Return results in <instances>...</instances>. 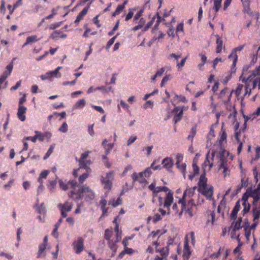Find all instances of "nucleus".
Instances as JSON below:
<instances>
[{
	"mask_svg": "<svg viewBox=\"0 0 260 260\" xmlns=\"http://www.w3.org/2000/svg\"><path fill=\"white\" fill-rule=\"evenodd\" d=\"M242 81L245 84V95L247 93H251V89L249 88L250 83H252L253 89L255 88L257 85H258V88L260 89V65L256 67L248 77H244L242 79Z\"/></svg>",
	"mask_w": 260,
	"mask_h": 260,
	"instance_id": "1",
	"label": "nucleus"
},
{
	"mask_svg": "<svg viewBox=\"0 0 260 260\" xmlns=\"http://www.w3.org/2000/svg\"><path fill=\"white\" fill-rule=\"evenodd\" d=\"M225 150L222 147L220 148L219 153L216 155V157L219 159V169H223V174L224 177L229 176L230 174V170L228 164L227 158L225 156Z\"/></svg>",
	"mask_w": 260,
	"mask_h": 260,
	"instance_id": "2",
	"label": "nucleus"
},
{
	"mask_svg": "<svg viewBox=\"0 0 260 260\" xmlns=\"http://www.w3.org/2000/svg\"><path fill=\"white\" fill-rule=\"evenodd\" d=\"M68 183L70 187L73 189L71 191L72 198L75 200L80 199L81 198V186L80 184V183H78L77 181L74 179L70 180Z\"/></svg>",
	"mask_w": 260,
	"mask_h": 260,
	"instance_id": "3",
	"label": "nucleus"
},
{
	"mask_svg": "<svg viewBox=\"0 0 260 260\" xmlns=\"http://www.w3.org/2000/svg\"><path fill=\"white\" fill-rule=\"evenodd\" d=\"M196 189L197 187L194 186L193 187L186 188V189L184 191L182 198L180 199L179 201V203L181 204V210L180 212L179 213L180 216L182 214L184 210L186 209V205L185 204V198L187 197L189 198L191 197L194 194Z\"/></svg>",
	"mask_w": 260,
	"mask_h": 260,
	"instance_id": "4",
	"label": "nucleus"
},
{
	"mask_svg": "<svg viewBox=\"0 0 260 260\" xmlns=\"http://www.w3.org/2000/svg\"><path fill=\"white\" fill-rule=\"evenodd\" d=\"M90 152L89 151H87L82 153V171L85 169L87 172L86 174H82V181L86 179L88 177L91 171L90 168L91 163V160L89 159L85 160Z\"/></svg>",
	"mask_w": 260,
	"mask_h": 260,
	"instance_id": "5",
	"label": "nucleus"
},
{
	"mask_svg": "<svg viewBox=\"0 0 260 260\" xmlns=\"http://www.w3.org/2000/svg\"><path fill=\"white\" fill-rule=\"evenodd\" d=\"M114 179V173L113 172H109L106 173L105 177H102L101 181L105 189L109 191L112 186V181Z\"/></svg>",
	"mask_w": 260,
	"mask_h": 260,
	"instance_id": "6",
	"label": "nucleus"
},
{
	"mask_svg": "<svg viewBox=\"0 0 260 260\" xmlns=\"http://www.w3.org/2000/svg\"><path fill=\"white\" fill-rule=\"evenodd\" d=\"M84 198L85 201L87 202H89L94 198V193L86 185L82 186V198Z\"/></svg>",
	"mask_w": 260,
	"mask_h": 260,
	"instance_id": "7",
	"label": "nucleus"
},
{
	"mask_svg": "<svg viewBox=\"0 0 260 260\" xmlns=\"http://www.w3.org/2000/svg\"><path fill=\"white\" fill-rule=\"evenodd\" d=\"M200 191L209 200H212L213 188L211 185H207L202 188H199Z\"/></svg>",
	"mask_w": 260,
	"mask_h": 260,
	"instance_id": "8",
	"label": "nucleus"
},
{
	"mask_svg": "<svg viewBox=\"0 0 260 260\" xmlns=\"http://www.w3.org/2000/svg\"><path fill=\"white\" fill-rule=\"evenodd\" d=\"M183 110V108L179 106L176 107L174 108V112L175 113V114L174 116L173 120L175 123L180 121L181 119Z\"/></svg>",
	"mask_w": 260,
	"mask_h": 260,
	"instance_id": "9",
	"label": "nucleus"
},
{
	"mask_svg": "<svg viewBox=\"0 0 260 260\" xmlns=\"http://www.w3.org/2000/svg\"><path fill=\"white\" fill-rule=\"evenodd\" d=\"M173 193L171 190H170L167 194L166 197L165 198V201L163 204L164 207L167 208L168 210H169L170 207L173 203Z\"/></svg>",
	"mask_w": 260,
	"mask_h": 260,
	"instance_id": "10",
	"label": "nucleus"
},
{
	"mask_svg": "<svg viewBox=\"0 0 260 260\" xmlns=\"http://www.w3.org/2000/svg\"><path fill=\"white\" fill-rule=\"evenodd\" d=\"M132 178L134 182L138 181L143 187H145L147 184V182L146 179L143 177H140L139 175L137 173H134L132 175Z\"/></svg>",
	"mask_w": 260,
	"mask_h": 260,
	"instance_id": "11",
	"label": "nucleus"
},
{
	"mask_svg": "<svg viewBox=\"0 0 260 260\" xmlns=\"http://www.w3.org/2000/svg\"><path fill=\"white\" fill-rule=\"evenodd\" d=\"M244 47V45H242L239 46L235 48L234 49H233L232 53L229 56V58L233 57L234 58V60L233 63L234 66H235L238 58V56L236 53V51H241L243 49Z\"/></svg>",
	"mask_w": 260,
	"mask_h": 260,
	"instance_id": "12",
	"label": "nucleus"
},
{
	"mask_svg": "<svg viewBox=\"0 0 260 260\" xmlns=\"http://www.w3.org/2000/svg\"><path fill=\"white\" fill-rule=\"evenodd\" d=\"M26 111V108L25 106H18V112L17 113L18 118L21 121H24L26 117L24 115Z\"/></svg>",
	"mask_w": 260,
	"mask_h": 260,
	"instance_id": "13",
	"label": "nucleus"
},
{
	"mask_svg": "<svg viewBox=\"0 0 260 260\" xmlns=\"http://www.w3.org/2000/svg\"><path fill=\"white\" fill-rule=\"evenodd\" d=\"M161 164L163 165L164 167L168 170L172 168L174 164L173 159L168 157L164 158L162 160Z\"/></svg>",
	"mask_w": 260,
	"mask_h": 260,
	"instance_id": "14",
	"label": "nucleus"
},
{
	"mask_svg": "<svg viewBox=\"0 0 260 260\" xmlns=\"http://www.w3.org/2000/svg\"><path fill=\"white\" fill-rule=\"evenodd\" d=\"M50 37L53 40H58L59 38H65L67 35L59 30L54 31L50 36Z\"/></svg>",
	"mask_w": 260,
	"mask_h": 260,
	"instance_id": "15",
	"label": "nucleus"
},
{
	"mask_svg": "<svg viewBox=\"0 0 260 260\" xmlns=\"http://www.w3.org/2000/svg\"><path fill=\"white\" fill-rule=\"evenodd\" d=\"M73 248L76 253L81 252V238L79 237L76 241L73 243Z\"/></svg>",
	"mask_w": 260,
	"mask_h": 260,
	"instance_id": "16",
	"label": "nucleus"
},
{
	"mask_svg": "<svg viewBox=\"0 0 260 260\" xmlns=\"http://www.w3.org/2000/svg\"><path fill=\"white\" fill-rule=\"evenodd\" d=\"M40 39L38 38L37 36L32 35L28 37L26 39L25 43L22 45V47H25V46L31 44L32 43H35L38 42Z\"/></svg>",
	"mask_w": 260,
	"mask_h": 260,
	"instance_id": "17",
	"label": "nucleus"
},
{
	"mask_svg": "<svg viewBox=\"0 0 260 260\" xmlns=\"http://www.w3.org/2000/svg\"><path fill=\"white\" fill-rule=\"evenodd\" d=\"M207 179L205 176V173H204L201 174L199 181L198 182L199 184V188H202V187H204L207 185Z\"/></svg>",
	"mask_w": 260,
	"mask_h": 260,
	"instance_id": "18",
	"label": "nucleus"
},
{
	"mask_svg": "<svg viewBox=\"0 0 260 260\" xmlns=\"http://www.w3.org/2000/svg\"><path fill=\"white\" fill-rule=\"evenodd\" d=\"M251 197L253 199V202H257L260 199V189L257 188L252 191Z\"/></svg>",
	"mask_w": 260,
	"mask_h": 260,
	"instance_id": "19",
	"label": "nucleus"
},
{
	"mask_svg": "<svg viewBox=\"0 0 260 260\" xmlns=\"http://www.w3.org/2000/svg\"><path fill=\"white\" fill-rule=\"evenodd\" d=\"M161 186H156L155 182H152L148 186V188L152 191L153 193H158L161 191Z\"/></svg>",
	"mask_w": 260,
	"mask_h": 260,
	"instance_id": "20",
	"label": "nucleus"
},
{
	"mask_svg": "<svg viewBox=\"0 0 260 260\" xmlns=\"http://www.w3.org/2000/svg\"><path fill=\"white\" fill-rule=\"evenodd\" d=\"M102 145L105 149V152L106 154H108L109 151L111 150L113 147V144L111 143H108V141L106 139L103 141Z\"/></svg>",
	"mask_w": 260,
	"mask_h": 260,
	"instance_id": "21",
	"label": "nucleus"
},
{
	"mask_svg": "<svg viewBox=\"0 0 260 260\" xmlns=\"http://www.w3.org/2000/svg\"><path fill=\"white\" fill-rule=\"evenodd\" d=\"M216 52L217 53H219L221 51L222 47V41L220 39L219 36L218 35L216 36Z\"/></svg>",
	"mask_w": 260,
	"mask_h": 260,
	"instance_id": "22",
	"label": "nucleus"
},
{
	"mask_svg": "<svg viewBox=\"0 0 260 260\" xmlns=\"http://www.w3.org/2000/svg\"><path fill=\"white\" fill-rule=\"evenodd\" d=\"M108 244L109 247L110 248V249L113 252H116L117 250V245L116 243L118 242H116V239L114 240H111L110 241H108Z\"/></svg>",
	"mask_w": 260,
	"mask_h": 260,
	"instance_id": "23",
	"label": "nucleus"
},
{
	"mask_svg": "<svg viewBox=\"0 0 260 260\" xmlns=\"http://www.w3.org/2000/svg\"><path fill=\"white\" fill-rule=\"evenodd\" d=\"M46 246L45 244H41L39 246V250L37 253V257L40 258L42 256L45 257V255H42V253L46 249Z\"/></svg>",
	"mask_w": 260,
	"mask_h": 260,
	"instance_id": "24",
	"label": "nucleus"
},
{
	"mask_svg": "<svg viewBox=\"0 0 260 260\" xmlns=\"http://www.w3.org/2000/svg\"><path fill=\"white\" fill-rule=\"evenodd\" d=\"M242 218H239L237 221L233 222L232 224H234L233 231L239 230L242 228L241 226Z\"/></svg>",
	"mask_w": 260,
	"mask_h": 260,
	"instance_id": "25",
	"label": "nucleus"
},
{
	"mask_svg": "<svg viewBox=\"0 0 260 260\" xmlns=\"http://www.w3.org/2000/svg\"><path fill=\"white\" fill-rule=\"evenodd\" d=\"M152 172L150 168H147L145 170H144L143 172L140 173L138 174L140 177H148L150 174H151Z\"/></svg>",
	"mask_w": 260,
	"mask_h": 260,
	"instance_id": "26",
	"label": "nucleus"
},
{
	"mask_svg": "<svg viewBox=\"0 0 260 260\" xmlns=\"http://www.w3.org/2000/svg\"><path fill=\"white\" fill-rule=\"evenodd\" d=\"M242 205L244 206V209L242 211L243 214L247 213L250 209V205L249 204H247V200L242 199Z\"/></svg>",
	"mask_w": 260,
	"mask_h": 260,
	"instance_id": "27",
	"label": "nucleus"
},
{
	"mask_svg": "<svg viewBox=\"0 0 260 260\" xmlns=\"http://www.w3.org/2000/svg\"><path fill=\"white\" fill-rule=\"evenodd\" d=\"M113 235V232L111 230L107 229L105 232L104 238L108 241L111 240V237Z\"/></svg>",
	"mask_w": 260,
	"mask_h": 260,
	"instance_id": "28",
	"label": "nucleus"
},
{
	"mask_svg": "<svg viewBox=\"0 0 260 260\" xmlns=\"http://www.w3.org/2000/svg\"><path fill=\"white\" fill-rule=\"evenodd\" d=\"M61 68V67H58L54 71L48 72L47 74L49 75L50 78L53 77H56L59 73V71Z\"/></svg>",
	"mask_w": 260,
	"mask_h": 260,
	"instance_id": "29",
	"label": "nucleus"
},
{
	"mask_svg": "<svg viewBox=\"0 0 260 260\" xmlns=\"http://www.w3.org/2000/svg\"><path fill=\"white\" fill-rule=\"evenodd\" d=\"M221 0H214L213 9L217 12L221 7Z\"/></svg>",
	"mask_w": 260,
	"mask_h": 260,
	"instance_id": "30",
	"label": "nucleus"
},
{
	"mask_svg": "<svg viewBox=\"0 0 260 260\" xmlns=\"http://www.w3.org/2000/svg\"><path fill=\"white\" fill-rule=\"evenodd\" d=\"M253 220H257L260 216V210L256 208L253 209Z\"/></svg>",
	"mask_w": 260,
	"mask_h": 260,
	"instance_id": "31",
	"label": "nucleus"
},
{
	"mask_svg": "<svg viewBox=\"0 0 260 260\" xmlns=\"http://www.w3.org/2000/svg\"><path fill=\"white\" fill-rule=\"evenodd\" d=\"M55 145H52L50 146L49 149L47 152L46 153L45 155L44 156V159H47L52 153L53 149H54Z\"/></svg>",
	"mask_w": 260,
	"mask_h": 260,
	"instance_id": "32",
	"label": "nucleus"
},
{
	"mask_svg": "<svg viewBox=\"0 0 260 260\" xmlns=\"http://www.w3.org/2000/svg\"><path fill=\"white\" fill-rule=\"evenodd\" d=\"M56 183L57 182L56 180L49 181V184L48 185V187L51 191L54 190L56 186Z\"/></svg>",
	"mask_w": 260,
	"mask_h": 260,
	"instance_id": "33",
	"label": "nucleus"
},
{
	"mask_svg": "<svg viewBox=\"0 0 260 260\" xmlns=\"http://www.w3.org/2000/svg\"><path fill=\"white\" fill-rule=\"evenodd\" d=\"M59 184L60 187L63 190H67L69 188L68 186L69 184L68 182L66 183L64 182L62 180H60L59 181Z\"/></svg>",
	"mask_w": 260,
	"mask_h": 260,
	"instance_id": "34",
	"label": "nucleus"
},
{
	"mask_svg": "<svg viewBox=\"0 0 260 260\" xmlns=\"http://www.w3.org/2000/svg\"><path fill=\"white\" fill-rule=\"evenodd\" d=\"M123 5H119L117 6L115 11L113 13L112 16H115L116 15H118L123 10Z\"/></svg>",
	"mask_w": 260,
	"mask_h": 260,
	"instance_id": "35",
	"label": "nucleus"
},
{
	"mask_svg": "<svg viewBox=\"0 0 260 260\" xmlns=\"http://www.w3.org/2000/svg\"><path fill=\"white\" fill-rule=\"evenodd\" d=\"M48 174V171L47 170L43 171L40 174L38 178L39 182H42L41 181L42 178H46Z\"/></svg>",
	"mask_w": 260,
	"mask_h": 260,
	"instance_id": "36",
	"label": "nucleus"
},
{
	"mask_svg": "<svg viewBox=\"0 0 260 260\" xmlns=\"http://www.w3.org/2000/svg\"><path fill=\"white\" fill-rule=\"evenodd\" d=\"M62 210H63L64 211L66 212H69L72 209V205L71 204H70L68 202H66L63 206L62 207Z\"/></svg>",
	"mask_w": 260,
	"mask_h": 260,
	"instance_id": "37",
	"label": "nucleus"
},
{
	"mask_svg": "<svg viewBox=\"0 0 260 260\" xmlns=\"http://www.w3.org/2000/svg\"><path fill=\"white\" fill-rule=\"evenodd\" d=\"M250 68V65H245L243 68V72L242 75L240 77V79L242 80V79L245 77L244 76L246 75V73L248 71V69Z\"/></svg>",
	"mask_w": 260,
	"mask_h": 260,
	"instance_id": "38",
	"label": "nucleus"
},
{
	"mask_svg": "<svg viewBox=\"0 0 260 260\" xmlns=\"http://www.w3.org/2000/svg\"><path fill=\"white\" fill-rule=\"evenodd\" d=\"M118 230L119 225L118 224H116L114 229L115 232H116V242H118L121 238V234H119Z\"/></svg>",
	"mask_w": 260,
	"mask_h": 260,
	"instance_id": "39",
	"label": "nucleus"
},
{
	"mask_svg": "<svg viewBox=\"0 0 260 260\" xmlns=\"http://www.w3.org/2000/svg\"><path fill=\"white\" fill-rule=\"evenodd\" d=\"M243 88V85L242 84H239L237 86L236 89L235 90V94L236 96L238 97L240 95L241 90H242Z\"/></svg>",
	"mask_w": 260,
	"mask_h": 260,
	"instance_id": "40",
	"label": "nucleus"
},
{
	"mask_svg": "<svg viewBox=\"0 0 260 260\" xmlns=\"http://www.w3.org/2000/svg\"><path fill=\"white\" fill-rule=\"evenodd\" d=\"M186 164L185 163H180L179 164V166H177L178 168H179L183 174V177L185 178V170L186 168Z\"/></svg>",
	"mask_w": 260,
	"mask_h": 260,
	"instance_id": "41",
	"label": "nucleus"
},
{
	"mask_svg": "<svg viewBox=\"0 0 260 260\" xmlns=\"http://www.w3.org/2000/svg\"><path fill=\"white\" fill-rule=\"evenodd\" d=\"M0 256H5L7 259L11 260L13 258V255L11 253H5L4 252H1L0 253Z\"/></svg>",
	"mask_w": 260,
	"mask_h": 260,
	"instance_id": "42",
	"label": "nucleus"
},
{
	"mask_svg": "<svg viewBox=\"0 0 260 260\" xmlns=\"http://www.w3.org/2000/svg\"><path fill=\"white\" fill-rule=\"evenodd\" d=\"M209 152H208L206 155V160H205L204 164H205V165H206L207 166V163H208V165H209V169L210 170L211 168L213 166V163L212 161H211L209 159Z\"/></svg>",
	"mask_w": 260,
	"mask_h": 260,
	"instance_id": "43",
	"label": "nucleus"
},
{
	"mask_svg": "<svg viewBox=\"0 0 260 260\" xmlns=\"http://www.w3.org/2000/svg\"><path fill=\"white\" fill-rule=\"evenodd\" d=\"M176 166H179V164L181 163L183 159L182 155L180 153H178L176 156Z\"/></svg>",
	"mask_w": 260,
	"mask_h": 260,
	"instance_id": "44",
	"label": "nucleus"
},
{
	"mask_svg": "<svg viewBox=\"0 0 260 260\" xmlns=\"http://www.w3.org/2000/svg\"><path fill=\"white\" fill-rule=\"evenodd\" d=\"M107 204V201L105 199H102L100 201V205H101L103 213H105L107 210L105 208V206Z\"/></svg>",
	"mask_w": 260,
	"mask_h": 260,
	"instance_id": "45",
	"label": "nucleus"
},
{
	"mask_svg": "<svg viewBox=\"0 0 260 260\" xmlns=\"http://www.w3.org/2000/svg\"><path fill=\"white\" fill-rule=\"evenodd\" d=\"M59 131L62 133H66L68 131V124L66 122H63L61 126L59 128Z\"/></svg>",
	"mask_w": 260,
	"mask_h": 260,
	"instance_id": "46",
	"label": "nucleus"
},
{
	"mask_svg": "<svg viewBox=\"0 0 260 260\" xmlns=\"http://www.w3.org/2000/svg\"><path fill=\"white\" fill-rule=\"evenodd\" d=\"M190 254V251L188 247L187 242H186L184 244V256H189Z\"/></svg>",
	"mask_w": 260,
	"mask_h": 260,
	"instance_id": "47",
	"label": "nucleus"
},
{
	"mask_svg": "<svg viewBox=\"0 0 260 260\" xmlns=\"http://www.w3.org/2000/svg\"><path fill=\"white\" fill-rule=\"evenodd\" d=\"M153 106V103L151 101H147L143 105V108L145 109H147L148 108H152Z\"/></svg>",
	"mask_w": 260,
	"mask_h": 260,
	"instance_id": "48",
	"label": "nucleus"
},
{
	"mask_svg": "<svg viewBox=\"0 0 260 260\" xmlns=\"http://www.w3.org/2000/svg\"><path fill=\"white\" fill-rule=\"evenodd\" d=\"M35 133L37 140L38 139L40 141H43L44 139V135L39 131H36Z\"/></svg>",
	"mask_w": 260,
	"mask_h": 260,
	"instance_id": "49",
	"label": "nucleus"
},
{
	"mask_svg": "<svg viewBox=\"0 0 260 260\" xmlns=\"http://www.w3.org/2000/svg\"><path fill=\"white\" fill-rule=\"evenodd\" d=\"M133 10H134V9H129L128 13L125 17V21H128L132 18L133 16L134 15Z\"/></svg>",
	"mask_w": 260,
	"mask_h": 260,
	"instance_id": "50",
	"label": "nucleus"
},
{
	"mask_svg": "<svg viewBox=\"0 0 260 260\" xmlns=\"http://www.w3.org/2000/svg\"><path fill=\"white\" fill-rule=\"evenodd\" d=\"M61 24V22H58L52 23L50 25L49 28L50 29H54L60 26Z\"/></svg>",
	"mask_w": 260,
	"mask_h": 260,
	"instance_id": "51",
	"label": "nucleus"
},
{
	"mask_svg": "<svg viewBox=\"0 0 260 260\" xmlns=\"http://www.w3.org/2000/svg\"><path fill=\"white\" fill-rule=\"evenodd\" d=\"M137 139V137L136 136H131L127 141V145L129 146L133 143H134Z\"/></svg>",
	"mask_w": 260,
	"mask_h": 260,
	"instance_id": "52",
	"label": "nucleus"
},
{
	"mask_svg": "<svg viewBox=\"0 0 260 260\" xmlns=\"http://www.w3.org/2000/svg\"><path fill=\"white\" fill-rule=\"evenodd\" d=\"M0 11H1V12L2 13H3V15L5 14V12H6V8H5V2L4 0H2V1H1Z\"/></svg>",
	"mask_w": 260,
	"mask_h": 260,
	"instance_id": "53",
	"label": "nucleus"
},
{
	"mask_svg": "<svg viewBox=\"0 0 260 260\" xmlns=\"http://www.w3.org/2000/svg\"><path fill=\"white\" fill-rule=\"evenodd\" d=\"M171 77L170 75H166L161 80L160 83V86L162 87L164 86V84L166 83Z\"/></svg>",
	"mask_w": 260,
	"mask_h": 260,
	"instance_id": "54",
	"label": "nucleus"
},
{
	"mask_svg": "<svg viewBox=\"0 0 260 260\" xmlns=\"http://www.w3.org/2000/svg\"><path fill=\"white\" fill-rule=\"evenodd\" d=\"M161 219V215L159 213H155L153 217V221L155 223Z\"/></svg>",
	"mask_w": 260,
	"mask_h": 260,
	"instance_id": "55",
	"label": "nucleus"
},
{
	"mask_svg": "<svg viewBox=\"0 0 260 260\" xmlns=\"http://www.w3.org/2000/svg\"><path fill=\"white\" fill-rule=\"evenodd\" d=\"M79 170V169H78L77 170H74L73 172V175L74 176V178H77L78 177V180L79 182L81 183V175L78 176L77 174V171Z\"/></svg>",
	"mask_w": 260,
	"mask_h": 260,
	"instance_id": "56",
	"label": "nucleus"
},
{
	"mask_svg": "<svg viewBox=\"0 0 260 260\" xmlns=\"http://www.w3.org/2000/svg\"><path fill=\"white\" fill-rule=\"evenodd\" d=\"M221 130H222V133H221V136L220 137V138H219V142H221L222 141L226 140V137H227V135H226V134L225 133V131L224 130H222V129Z\"/></svg>",
	"mask_w": 260,
	"mask_h": 260,
	"instance_id": "57",
	"label": "nucleus"
},
{
	"mask_svg": "<svg viewBox=\"0 0 260 260\" xmlns=\"http://www.w3.org/2000/svg\"><path fill=\"white\" fill-rule=\"evenodd\" d=\"M143 12V10H141L139 12H138L134 16V20L136 22V23H137V21L141 17L142 13Z\"/></svg>",
	"mask_w": 260,
	"mask_h": 260,
	"instance_id": "58",
	"label": "nucleus"
},
{
	"mask_svg": "<svg viewBox=\"0 0 260 260\" xmlns=\"http://www.w3.org/2000/svg\"><path fill=\"white\" fill-rule=\"evenodd\" d=\"M238 212V211L237 210H235L233 209L230 215L231 219L235 220L237 217V214Z\"/></svg>",
	"mask_w": 260,
	"mask_h": 260,
	"instance_id": "59",
	"label": "nucleus"
},
{
	"mask_svg": "<svg viewBox=\"0 0 260 260\" xmlns=\"http://www.w3.org/2000/svg\"><path fill=\"white\" fill-rule=\"evenodd\" d=\"M100 89V90H101L103 91H105V92H108L110 90H111V89H112V87H106L104 86H101V87H98L96 88V89ZM95 90V89H94V90Z\"/></svg>",
	"mask_w": 260,
	"mask_h": 260,
	"instance_id": "60",
	"label": "nucleus"
},
{
	"mask_svg": "<svg viewBox=\"0 0 260 260\" xmlns=\"http://www.w3.org/2000/svg\"><path fill=\"white\" fill-rule=\"evenodd\" d=\"M21 80H19L18 81V82H17V83H16V84L11 87V88H10V90L11 91H13V90H15L16 89H17L18 88V87H19L21 85Z\"/></svg>",
	"mask_w": 260,
	"mask_h": 260,
	"instance_id": "61",
	"label": "nucleus"
},
{
	"mask_svg": "<svg viewBox=\"0 0 260 260\" xmlns=\"http://www.w3.org/2000/svg\"><path fill=\"white\" fill-rule=\"evenodd\" d=\"M191 135H189L188 136V139L189 140L191 138H192L196 135V126H193L192 128H191Z\"/></svg>",
	"mask_w": 260,
	"mask_h": 260,
	"instance_id": "62",
	"label": "nucleus"
},
{
	"mask_svg": "<svg viewBox=\"0 0 260 260\" xmlns=\"http://www.w3.org/2000/svg\"><path fill=\"white\" fill-rule=\"evenodd\" d=\"M159 230H157L156 231H152L149 235L148 238H152V239H154L155 237L157 236L159 233Z\"/></svg>",
	"mask_w": 260,
	"mask_h": 260,
	"instance_id": "63",
	"label": "nucleus"
},
{
	"mask_svg": "<svg viewBox=\"0 0 260 260\" xmlns=\"http://www.w3.org/2000/svg\"><path fill=\"white\" fill-rule=\"evenodd\" d=\"M229 92V89L228 88H224L223 89L220 93L219 98H222L226 93Z\"/></svg>",
	"mask_w": 260,
	"mask_h": 260,
	"instance_id": "64",
	"label": "nucleus"
}]
</instances>
